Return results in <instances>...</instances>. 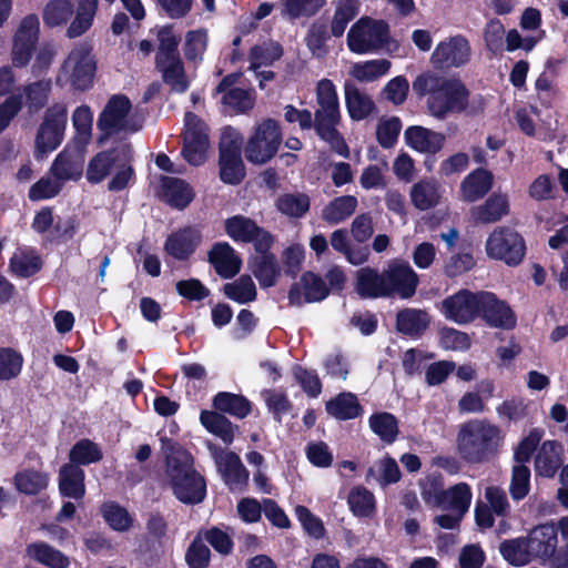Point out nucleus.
<instances>
[{
    "label": "nucleus",
    "mask_w": 568,
    "mask_h": 568,
    "mask_svg": "<svg viewBox=\"0 0 568 568\" xmlns=\"http://www.w3.org/2000/svg\"><path fill=\"white\" fill-rule=\"evenodd\" d=\"M14 485L24 495H38L48 487L49 477L42 471L24 469L14 475Z\"/></svg>",
    "instance_id": "54"
},
{
    "label": "nucleus",
    "mask_w": 568,
    "mask_h": 568,
    "mask_svg": "<svg viewBox=\"0 0 568 568\" xmlns=\"http://www.w3.org/2000/svg\"><path fill=\"white\" fill-rule=\"evenodd\" d=\"M42 266V258L34 251L17 252L9 261L11 273L20 278H28L36 275L41 271Z\"/></svg>",
    "instance_id": "51"
},
{
    "label": "nucleus",
    "mask_w": 568,
    "mask_h": 568,
    "mask_svg": "<svg viewBox=\"0 0 568 568\" xmlns=\"http://www.w3.org/2000/svg\"><path fill=\"white\" fill-rule=\"evenodd\" d=\"M202 241L200 231L185 226L172 232L164 242V251L176 261H187Z\"/></svg>",
    "instance_id": "24"
},
{
    "label": "nucleus",
    "mask_w": 568,
    "mask_h": 568,
    "mask_svg": "<svg viewBox=\"0 0 568 568\" xmlns=\"http://www.w3.org/2000/svg\"><path fill=\"white\" fill-rule=\"evenodd\" d=\"M329 295L326 282L316 273L306 271L301 275L300 283H293L288 290L290 305L302 306L304 303L324 301Z\"/></svg>",
    "instance_id": "19"
},
{
    "label": "nucleus",
    "mask_w": 568,
    "mask_h": 568,
    "mask_svg": "<svg viewBox=\"0 0 568 568\" xmlns=\"http://www.w3.org/2000/svg\"><path fill=\"white\" fill-rule=\"evenodd\" d=\"M478 317L494 328L513 329L517 324V316L507 302L487 291H480Z\"/></svg>",
    "instance_id": "18"
},
{
    "label": "nucleus",
    "mask_w": 568,
    "mask_h": 568,
    "mask_svg": "<svg viewBox=\"0 0 568 568\" xmlns=\"http://www.w3.org/2000/svg\"><path fill=\"white\" fill-rule=\"evenodd\" d=\"M528 539L531 552L546 559L554 555L558 544L557 530L551 525L535 527Z\"/></svg>",
    "instance_id": "40"
},
{
    "label": "nucleus",
    "mask_w": 568,
    "mask_h": 568,
    "mask_svg": "<svg viewBox=\"0 0 568 568\" xmlns=\"http://www.w3.org/2000/svg\"><path fill=\"white\" fill-rule=\"evenodd\" d=\"M387 297L409 300L416 294L419 284L417 273L404 261H395L384 270Z\"/></svg>",
    "instance_id": "16"
},
{
    "label": "nucleus",
    "mask_w": 568,
    "mask_h": 568,
    "mask_svg": "<svg viewBox=\"0 0 568 568\" xmlns=\"http://www.w3.org/2000/svg\"><path fill=\"white\" fill-rule=\"evenodd\" d=\"M509 213L507 194L493 193L483 204L473 209V219L478 223L490 224L500 221Z\"/></svg>",
    "instance_id": "36"
},
{
    "label": "nucleus",
    "mask_w": 568,
    "mask_h": 568,
    "mask_svg": "<svg viewBox=\"0 0 568 568\" xmlns=\"http://www.w3.org/2000/svg\"><path fill=\"white\" fill-rule=\"evenodd\" d=\"M282 130L274 119H265L247 140L244 154L252 164H264L272 160L282 143Z\"/></svg>",
    "instance_id": "6"
},
{
    "label": "nucleus",
    "mask_w": 568,
    "mask_h": 568,
    "mask_svg": "<svg viewBox=\"0 0 568 568\" xmlns=\"http://www.w3.org/2000/svg\"><path fill=\"white\" fill-rule=\"evenodd\" d=\"M209 144V132L204 121L193 112H186L182 148L185 161L194 166L203 164L206 160Z\"/></svg>",
    "instance_id": "11"
},
{
    "label": "nucleus",
    "mask_w": 568,
    "mask_h": 568,
    "mask_svg": "<svg viewBox=\"0 0 568 568\" xmlns=\"http://www.w3.org/2000/svg\"><path fill=\"white\" fill-rule=\"evenodd\" d=\"M85 473L73 464H64L59 470V491L62 497L80 500L85 495Z\"/></svg>",
    "instance_id": "32"
},
{
    "label": "nucleus",
    "mask_w": 568,
    "mask_h": 568,
    "mask_svg": "<svg viewBox=\"0 0 568 568\" xmlns=\"http://www.w3.org/2000/svg\"><path fill=\"white\" fill-rule=\"evenodd\" d=\"M494 185L493 173L477 168L468 173L460 183L459 192L463 201L474 203L484 199Z\"/></svg>",
    "instance_id": "26"
},
{
    "label": "nucleus",
    "mask_w": 568,
    "mask_h": 568,
    "mask_svg": "<svg viewBox=\"0 0 568 568\" xmlns=\"http://www.w3.org/2000/svg\"><path fill=\"white\" fill-rule=\"evenodd\" d=\"M347 504L352 513L357 517H368L375 509L373 493L363 486L354 487L349 491Z\"/></svg>",
    "instance_id": "59"
},
{
    "label": "nucleus",
    "mask_w": 568,
    "mask_h": 568,
    "mask_svg": "<svg viewBox=\"0 0 568 568\" xmlns=\"http://www.w3.org/2000/svg\"><path fill=\"white\" fill-rule=\"evenodd\" d=\"M444 495L443 503L437 505L436 508L450 510L460 516H465L470 507L473 498L470 486L464 481L458 483L445 489Z\"/></svg>",
    "instance_id": "39"
},
{
    "label": "nucleus",
    "mask_w": 568,
    "mask_h": 568,
    "mask_svg": "<svg viewBox=\"0 0 568 568\" xmlns=\"http://www.w3.org/2000/svg\"><path fill=\"white\" fill-rule=\"evenodd\" d=\"M215 273L225 280L235 277L242 268V258L227 242H216L207 253Z\"/></svg>",
    "instance_id": "23"
},
{
    "label": "nucleus",
    "mask_w": 568,
    "mask_h": 568,
    "mask_svg": "<svg viewBox=\"0 0 568 568\" xmlns=\"http://www.w3.org/2000/svg\"><path fill=\"white\" fill-rule=\"evenodd\" d=\"M200 422L210 434L220 438L226 446L234 442L235 430L239 429V426L234 425L225 415L204 409L200 413Z\"/></svg>",
    "instance_id": "38"
},
{
    "label": "nucleus",
    "mask_w": 568,
    "mask_h": 568,
    "mask_svg": "<svg viewBox=\"0 0 568 568\" xmlns=\"http://www.w3.org/2000/svg\"><path fill=\"white\" fill-rule=\"evenodd\" d=\"M479 303L480 291L463 288L443 301V313L447 320L459 325L469 324L478 318Z\"/></svg>",
    "instance_id": "17"
},
{
    "label": "nucleus",
    "mask_w": 568,
    "mask_h": 568,
    "mask_svg": "<svg viewBox=\"0 0 568 568\" xmlns=\"http://www.w3.org/2000/svg\"><path fill=\"white\" fill-rule=\"evenodd\" d=\"M101 514L105 523L115 531H126L133 525L129 511L115 501H108L101 506Z\"/></svg>",
    "instance_id": "58"
},
{
    "label": "nucleus",
    "mask_w": 568,
    "mask_h": 568,
    "mask_svg": "<svg viewBox=\"0 0 568 568\" xmlns=\"http://www.w3.org/2000/svg\"><path fill=\"white\" fill-rule=\"evenodd\" d=\"M224 230L234 242L252 243L255 251H266L270 244L275 243V236L270 231L241 214L227 217Z\"/></svg>",
    "instance_id": "12"
},
{
    "label": "nucleus",
    "mask_w": 568,
    "mask_h": 568,
    "mask_svg": "<svg viewBox=\"0 0 568 568\" xmlns=\"http://www.w3.org/2000/svg\"><path fill=\"white\" fill-rule=\"evenodd\" d=\"M413 91L418 98L426 97L428 114L437 120L462 113L478 115L486 108L481 95L470 103V91L459 78L444 77L433 71L418 74L413 81Z\"/></svg>",
    "instance_id": "1"
},
{
    "label": "nucleus",
    "mask_w": 568,
    "mask_h": 568,
    "mask_svg": "<svg viewBox=\"0 0 568 568\" xmlns=\"http://www.w3.org/2000/svg\"><path fill=\"white\" fill-rule=\"evenodd\" d=\"M40 34L39 18L34 13L27 14L20 22L12 40V64L24 68L29 64Z\"/></svg>",
    "instance_id": "13"
},
{
    "label": "nucleus",
    "mask_w": 568,
    "mask_h": 568,
    "mask_svg": "<svg viewBox=\"0 0 568 568\" xmlns=\"http://www.w3.org/2000/svg\"><path fill=\"white\" fill-rule=\"evenodd\" d=\"M276 209L290 217H303L311 207V199L306 193H285L277 197Z\"/></svg>",
    "instance_id": "53"
},
{
    "label": "nucleus",
    "mask_w": 568,
    "mask_h": 568,
    "mask_svg": "<svg viewBox=\"0 0 568 568\" xmlns=\"http://www.w3.org/2000/svg\"><path fill=\"white\" fill-rule=\"evenodd\" d=\"M344 94L345 105L353 121L365 120L376 110L374 100L351 81L345 82Z\"/></svg>",
    "instance_id": "33"
},
{
    "label": "nucleus",
    "mask_w": 568,
    "mask_h": 568,
    "mask_svg": "<svg viewBox=\"0 0 568 568\" xmlns=\"http://www.w3.org/2000/svg\"><path fill=\"white\" fill-rule=\"evenodd\" d=\"M405 143L413 150L425 154H437L445 145L446 136L442 132L422 125H410L404 132Z\"/></svg>",
    "instance_id": "25"
},
{
    "label": "nucleus",
    "mask_w": 568,
    "mask_h": 568,
    "mask_svg": "<svg viewBox=\"0 0 568 568\" xmlns=\"http://www.w3.org/2000/svg\"><path fill=\"white\" fill-rule=\"evenodd\" d=\"M432 322L429 313L425 310L405 307L396 313V331L412 338L422 337Z\"/></svg>",
    "instance_id": "27"
},
{
    "label": "nucleus",
    "mask_w": 568,
    "mask_h": 568,
    "mask_svg": "<svg viewBox=\"0 0 568 568\" xmlns=\"http://www.w3.org/2000/svg\"><path fill=\"white\" fill-rule=\"evenodd\" d=\"M214 449V459L217 471L225 486L231 493H244L248 488L250 471L242 463L240 456L232 450L224 452L216 446H210Z\"/></svg>",
    "instance_id": "14"
},
{
    "label": "nucleus",
    "mask_w": 568,
    "mask_h": 568,
    "mask_svg": "<svg viewBox=\"0 0 568 568\" xmlns=\"http://www.w3.org/2000/svg\"><path fill=\"white\" fill-rule=\"evenodd\" d=\"M215 412L243 419L252 412V403L242 394L219 392L212 398Z\"/></svg>",
    "instance_id": "35"
},
{
    "label": "nucleus",
    "mask_w": 568,
    "mask_h": 568,
    "mask_svg": "<svg viewBox=\"0 0 568 568\" xmlns=\"http://www.w3.org/2000/svg\"><path fill=\"white\" fill-rule=\"evenodd\" d=\"M51 93L52 81L49 78H43L21 85L20 91L12 94L20 97L21 109L24 108L27 115L33 118L49 108Z\"/></svg>",
    "instance_id": "21"
},
{
    "label": "nucleus",
    "mask_w": 568,
    "mask_h": 568,
    "mask_svg": "<svg viewBox=\"0 0 568 568\" xmlns=\"http://www.w3.org/2000/svg\"><path fill=\"white\" fill-rule=\"evenodd\" d=\"M341 119H334L331 121H324L316 123L317 136L329 144L331 149L338 155L348 159L349 148L343 136L337 130Z\"/></svg>",
    "instance_id": "49"
},
{
    "label": "nucleus",
    "mask_w": 568,
    "mask_h": 568,
    "mask_svg": "<svg viewBox=\"0 0 568 568\" xmlns=\"http://www.w3.org/2000/svg\"><path fill=\"white\" fill-rule=\"evenodd\" d=\"M98 0H79L74 19L67 29V37L74 39L84 34L93 24Z\"/></svg>",
    "instance_id": "46"
},
{
    "label": "nucleus",
    "mask_w": 568,
    "mask_h": 568,
    "mask_svg": "<svg viewBox=\"0 0 568 568\" xmlns=\"http://www.w3.org/2000/svg\"><path fill=\"white\" fill-rule=\"evenodd\" d=\"M499 552L509 565L515 567L529 564L532 554L528 537L504 540L499 546Z\"/></svg>",
    "instance_id": "45"
},
{
    "label": "nucleus",
    "mask_w": 568,
    "mask_h": 568,
    "mask_svg": "<svg viewBox=\"0 0 568 568\" xmlns=\"http://www.w3.org/2000/svg\"><path fill=\"white\" fill-rule=\"evenodd\" d=\"M326 413L337 420H349L363 414V407L355 394L343 392L325 403Z\"/></svg>",
    "instance_id": "37"
},
{
    "label": "nucleus",
    "mask_w": 568,
    "mask_h": 568,
    "mask_svg": "<svg viewBox=\"0 0 568 568\" xmlns=\"http://www.w3.org/2000/svg\"><path fill=\"white\" fill-rule=\"evenodd\" d=\"M27 554L37 562L49 568H68L70 565L68 556L44 541L28 545Z\"/></svg>",
    "instance_id": "42"
},
{
    "label": "nucleus",
    "mask_w": 568,
    "mask_h": 568,
    "mask_svg": "<svg viewBox=\"0 0 568 568\" xmlns=\"http://www.w3.org/2000/svg\"><path fill=\"white\" fill-rule=\"evenodd\" d=\"M561 452V446L557 442H545L536 456V471L542 477L552 478L562 465Z\"/></svg>",
    "instance_id": "41"
},
{
    "label": "nucleus",
    "mask_w": 568,
    "mask_h": 568,
    "mask_svg": "<svg viewBox=\"0 0 568 568\" xmlns=\"http://www.w3.org/2000/svg\"><path fill=\"white\" fill-rule=\"evenodd\" d=\"M392 67L387 59L369 60L363 63H356L353 68V77L361 81H374L385 75Z\"/></svg>",
    "instance_id": "64"
},
{
    "label": "nucleus",
    "mask_w": 568,
    "mask_h": 568,
    "mask_svg": "<svg viewBox=\"0 0 568 568\" xmlns=\"http://www.w3.org/2000/svg\"><path fill=\"white\" fill-rule=\"evenodd\" d=\"M74 13L72 0H51L43 10V22L49 28L67 23Z\"/></svg>",
    "instance_id": "55"
},
{
    "label": "nucleus",
    "mask_w": 568,
    "mask_h": 568,
    "mask_svg": "<svg viewBox=\"0 0 568 568\" xmlns=\"http://www.w3.org/2000/svg\"><path fill=\"white\" fill-rule=\"evenodd\" d=\"M316 102L320 106L315 111L316 123L341 119L338 94L332 80L322 79L317 82Z\"/></svg>",
    "instance_id": "28"
},
{
    "label": "nucleus",
    "mask_w": 568,
    "mask_h": 568,
    "mask_svg": "<svg viewBox=\"0 0 568 568\" xmlns=\"http://www.w3.org/2000/svg\"><path fill=\"white\" fill-rule=\"evenodd\" d=\"M120 140L113 145L98 152L88 163L85 178L91 184L101 183L110 173L119 160Z\"/></svg>",
    "instance_id": "30"
},
{
    "label": "nucleus",
    "mask_w": 568,
    "mask_h": 568,
    "mask_svg": "<svg viewBox=\"0 0 568 568\" xmlns=\"http://www.w3.org/2000/svg\"><path fill=\"white\" fill-rule=\"evenodd\" d=\"M242 75L241 71L226 74L212 92L213 98L221 95V104L236 114L247 113L255 105V97L250 90L235 87Z\"/></svg>",
    "instance_id": "15"
},
{
    "label": "nucleus",
    "mask_w": 568,
    "mask_h": 568,
    "mask_svg": "<svg viewBox=\"0 0 568 568\" xmlns=\"http://www.w3.org/2000/svg\"><path fill=\"white\" fill-rule=\"evenodd\" d=\"M341 119H334L331 121H324L316 123L317 136L329 144L331 149L338 155L348 159L349 148L343 136L337 130Z\"/></svg>",
    "instance_id": "50"
},
{
    "label": "nucleus",
    "mask_w": 568,
    "mask_h": 568,
    "mask_svg": "<svg viewBox=\"0 0 568 568\" xmlns=\"http://www.w3.org/2000/svg\"><path fill=\"white\" fill-rule=\"evenodd\" d=\"M165 479L173 496L184 505H199L207 495L206 479L194 467L193 456L179 448L165 458Z\"/></svg>",
    "instance_id": "2"
},
{
    "label": "nucleus",
    "mask_w": 568,
    "mask_h": 568,
    "mask_svg": "<svg viewBox=\"0 0 568 568\" xmlns=\"http://www.w3.org/2000/svg\"><path fill=\"white\" fill-rule=\"evenodd\" d=\"M470 45L464 36H455L440 41L433 54L432 63L437 69H450L465 65L469 61Z\"/></svg>",
    "instance_id": "20"
},
{
    "label": "nucleus",
    "mask_w": 568,
    "mask_h": 568,
    "mask_svg": "<svg viewBox=\"0 0 568 568\" xmlns=\"http://www.w3.org/2000/svg\"><path fill=\"white\" fill-rule=\"evenodd\" d=\"M155 68L161 72L163 82L168 84L172 91L176 93H185L187 91L190 81L181 57L165 61V63Z\"/></svg>",
    "instance_id": "43"
},
{
    "label": "nucleus",
    "mask_w": 568,
    "mask_h": 568,
    "mask_svg": "<svg viewBox=\"0 0 568 568\" xmlns=\"http://www.w3.org/2000/svg\"><path fill=\"white\" fill-rule=\"evenodd\" d=\"M161 190L162 199L178 210L185 209L194 199L193 189L180 178L164 176Z\"/></svg>",
    "instance_id": "34"
},
{
    "label": "nucleus",
    "mask_w": 568,
    "mask_h": 568,
    "mask_svg": "<svg viewBox=\"0 0 568 568\" xmlns=\"http://www.w3.org/2000/svg\"><path fill=\"white\" fill-rule=\"evenodd\" d=\"M156 39L159 47L155 54V67L181 57L179 52L180 38L174 33L173 24L160 27L156 30Z\"/></svg>",
    "instance_id": "44"
},
{
    "label": "nucleus",
    "mask_w": 568,
    "mask_h": 568,
    "mask_svg": "<svg viewBox=\"0 0 568 568\" xmlns=\"http://www.w3.org/2000/svg\"><path fill=\"white\" fill-rule=\"evenodd\" d=\"M523 235L509 226H497L486 241V253L490 258L508 266H518L526 255Z\"/></svg>",
    "instance_id": "7"
},
{
    "label": "nucleus",
    "mask_w": 568,
    "mask_h": 568,
    "mask_svg": "<svg viewBox=\"0 0 568 568\" xmlns=\"http://www.w3.org/2000/svg\"><path fill=\"white\" fill-rule=\"evenodd\" d=\"M410 199L414 206L420 211L436 206L439 201L436 184L430 181L415 183L410 191Z\"/></svg>",
    "instance_id": "57"
},
{
    "label": "nucleus",
    "mask_w": 568,
    "mask_h": 568,
    "mask_svg": "<svg viewBox=\"0 0 568 568\" xmlns=\"http://www.w3.org/2000/svg\"><path fill=\"white\" fill-rule=\"evenodd\" d=\"M420 496L424 503L432 508H436L444 499V478L442 475H430L419 480Z\"/></svg>",
    "instance_id": "62"
},
{
    "label": "nucleus",
    "mask_w": 568,
    "mask_h": 568,
    "mask_svg": "<svg viewBox=\"0 0 568 568\" xmlns=\"http://www.w3.org/2000/svg\"><path fill=\"white\" fill-rule=\"evenodd\" d=\"M274 244L266 251H255L257 255L248 258V267L262 288H270L277 284L282 268L276 255L272 252Z\"/></svg>",
    "instance_id": "22"
},
{
    "label": "nucleus",
    "mask_w": 568,
    "mask_h": 568,
    "mask_svg": "<svg viewBox=\"0 0 568 568\" xmlns=\"http://www.w3.org/2000/svg\"><path fill=\"white\" fill-rule=\"evenodd\" d=\"M293 375L308 397L316 398L321 395L323 384L315 369H310L300 364H295L293 367Z\"/></svg>",
    "instance_id": "63"
},
{
    "label": "nucleus",
    "mask_w": 568,
    "mask_h": 568,
    "mask_svg": "<svg viewBox=\"0 0 568 568\" xmlns=\"http://www.w3.org/2000/svg\"><path fill=\"white\" fill-rule=\"evenodd\" d=\"M371 429L386 444H393L399 434L398 419L388 412H381L371 415Z\"/></svg>",
    "instance_id": "52"
},
{
    "label": "nucleus",
    "mask_w": 568,
    "mask_h": 568,
    "mask_svg": "<svg viewBox=\"0 0 568 568\" xmlns=\"http://www.w3.org/2000/svg\"><path fill=\"white\" fill-rule=\"evenodd\" d=\"M220 179L225 184L237 185L245 175V165L241 156V140L233 136V129H226L219 145Z\"/></svg>",
    "instance_id": "10"
},
{
    "label": "nucleus",
    "mask_w": 568,
    "mask_h": 568,
    "mask_svg": "<svg viewBox=\"0 0 568 568\" xmlns=\"http://www.w3.org/2000/svg\"><path fill=\"white\" fill-rule=\"evenodd\" d=\"M501 439L498 426L486 420H470L458 433V453L469 464L487 463L497 455Z\"/></svg>",
    "instance_id": "3"
},
{
    "label": "nucleus",
    "mask_w": 568,
    "mask_h": 568,
    "mask_svg": "<svg viewBox=\"0 0 568 568\" xmlns=\"http://www.w3.org/2000/svg\"><path fill=\"white\" fill-rule=\"evenodd\" d=\"M103 458L99 446L88 438L78 440L69 452V463L77 466L98 463Z\"/></svg>",
    "instance_id": "56"
},
{
    "label": "nucleus",
    "mask_w": 568,
    "mask_h": 568,
    "mask_svg": "<svg viewBox=\"0 0 568 568\" xmlns=\"http://www.w3.org/2000/svg\"><path fill=\"white\" fill-rule=\"evenodd\" d=\"M97 60L92 47L88 43L77 44L59 68L55 83L69 84L73 91H88L93 87Z\"/></svg>",
    "instance_id": "4"
},
{
    "label": "nucleus",
    "mask_w": 568,
    "mask_h": 568,
    "mask_svg": "<svg viewBox=\"0 0 568 568\" xmlns=\"http://www.w3.org/2000/svg\"><path fill=\"white\" fill-rule=\"evenodd\" d=\"M68 111L61 103H54L44 111L34 139V155L43 158L57 150L63 141L67 128Z\"/></svg>",
    "instance_id": "8"
},
{
    "label": "nucleus",
    "mask_w": 568,
    "mask_h": 568,
    "mask_svg": "<svg viewBox=\"0 0 568 568\" xmlns=\"http://www.w3.org/2000/svg\"><path fill=\"white\" fill-rule=\"evenodd\" d=\"M223 294L237 304L254 302L257 297L256 286L250 275H241L231 283H225L221 290Z\"/></svg>",
    "instance_id": "48"
},
{
    "label": "nucleus",
    "mask_w": 568,
    "mask_h": 568,
    "mask_svg": "<svg viewBox=\"0 0 568 568\" xmlns=\"http://www.w3.org/2000/svg\"><path fill=\"white\" fill-rule=\"evenodd\" d=\"M355 290L362 298L387 297L384 271L379 273L371 266L359 268L356 273Z\"/></svg>",
    "instance_id": "31"
},
{
    "label": "nucleus",
    "mask_w": 568,
    "mask_h": 568,
    "mask_svg": "<svg viewBox=\"0 0 568 568\" xmlns=\"http://www.w3.org/2000/svg\"><path fill=\"white\" fill-rule=\"evenodd\" d=\"M119 160L115 163L116 172L108 183V190L111 192L123 191L135 178V171L132 165L133 162V148L132 144L120 139Z\"/></svg>",
    "instance_id": "29"
},
{
    "label": "nucleus",
    "mask_w": 568,
    "mask_h": 568,
    "mask_svg": "<svg viewBox=\"0 0 568 568\" xmlns=\"http://www.w3.org/2000/svg\"><path fill=\"white\" fill-rule=\"evenodd\" d=\"M389 40V26L385 20L363 17L347 33V45L354 53L363 54L383 48Z\"/></svg>",
    "instance_id": "9"
},
{
    "label": "nucleus",
    "mask_w": 568,
    "mask_h": 568,
    "mask_svg": "<svg viewBox=\"0 0 568 568\" xmlns=\"http://www.w3.org/2000/svg\"><path fill=\"white\" fill-rule=\"evenodd\" d=\"M23 367L22 354L12 347H0V381L18 377Z\"/></svg>",
    "instance_id": "61"
},
{
    "label": "nucleus",
    "mask_w": 568,
    "mask_h": 568,
    "mask_svg": "<svg viewBox=\"0 0 568 568\" xmlns=\"http://www.w3.org/2000/svg\"><path fill=\"white\" fill-rule=\"evenodd\" d=\"M70 152V146H65L54 159L50 171L59 181H68L80 174L79 166Z\"/></svg>",
    "instance_id": "60"
},
{
    "label": "nucleus",
    "mask_w": 568,
    "mask_h": 568,
    "mask_svg": "<svg viewBox=\"0 0 568 568\" xmlns=\"http://www.w3.org/2000/svg\"><path fill=\"white\" fill-rule=\"evenodd\" d=\"M357 204L354 195L337 196L324 206L322 219L331 225L339 224L353 215Z\"/></svg>",
    "instance_id": "47"
},
{
    "label": "nucleus",
    "mask_w": 568,
    "mask_h": 568,
    "mask_svg": "<svg viewBox=\"0 0 568 568\" xmlns=\"http://www.w3.org/2000/svg\"><path fill=\"white\" fill-rule=\"evenodd\" d=\"M131 109L132 103L124 94H114L108 100L97 120L98 145H104L111 138L122 132L132 134L141 129V125L129 120Z\"/></svg>",
    "instance_id": "5"
}]
</instances>
